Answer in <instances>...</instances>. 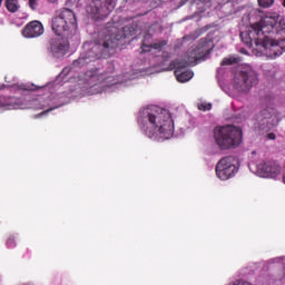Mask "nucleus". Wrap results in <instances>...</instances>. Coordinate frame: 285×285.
I'll use <instances>...</instances> for the list:
<instances>
[{
  "label": "nucleus",
  "mask_w": 285,
  "mask_h": 285,
  "mask_svg": "<svg viewBox=\"0 0 285 285\" xmlns=\"http://www.w3.org/2000/svg\"><path fill=\"white\" fill-rule=\"evenodd\" d=\"M239 63H242L239 56H227L222 60L220 66L222 68H228L230 66H239Z\"/></svg>",
  "instance_id": "nucleus-17"
},
{
  "label": "nucleus",
  "mask_w": 285,
  "mask_h": 285,
  "mask_svg": "<svg viewBox=\"0 0 285 285\" xmlns=\"http://www.w3.org/2000/svg\"><path fill=\"white\" fill-rule=\"evenodd\" d=\"M253 86H257V73L255 72H235L233 87L238 92H248Z\"/></svg>",
  "instance_id": "nucleus-10"
},
{
  "label": "nucleus",
  "mask_w": 285,
  "mask_h": 285,
  "mask_svg": "<svg viewBox=\"0 0 285 285\" xmlns=\"http://www.w3.org/2000/svg\"><path fill=\"white\" fill-rule=\"evenodd\" d=\"M214 140L219 150H232L242 144V129L233 125L214 128Z\"/></svg>",
  "instance_id": "nucleus-6"
},
{
  "label": "nucleus",
  "mask_w": 285,
  "mask_h": 285,
  "mask_svg": "<svg viewBox=\"0 0 285 285\" xmlns=\"http://www.w3.org/2000/svg\"><path fill=\"white\" fill-rule=\"evenodd\" d=\"M277 136L274 132L267 134V139L275 140Z\"/></svg>",
  "instance_id": "nucleus-32"
},
{
  "label": "nucleus",
  "mask_w": 285,
  "mask_h": 285,
  "mask_svg": "<svg viewBox=\"0 0 285 285\" xmlns=\"http://www.w3.org/2000/svg\"><path fill=\"white\" fill-rule=\"evenodd\" d=\"M38 6L37 0H29V8H31V10H36Z\"/></svg>",
  "instance_id": "nucleus-27"
},
{
  "label": "nucleus",
  "mask_w": 285,
  "mask_h": 285,
  "mask_svg": "<svg viewBox=\"0 0 285 285\" xmlns=\"http://www.w3.org/2000/svg\"><path fill=\"white\" fill-rule=\"evenodd\" d=\"M168 42L166 40H159L158 42H154L150 45V48H154V50H161L164 46H166Z\"/></svg>",
  "instance_id": "nucleus-24"
},
{
  "label": "nucleus",
  "mask_w": 285,
  "mask_h": 285,
  "mask_svg": "<svg viewBox=\"0 0 285 285\" xmlns=\"http://www.w3.org/2000/svg\"><path fill=\"white\" fill-rule=\"evenodd\" d=\"M240 39L247 48L255 43L258 50H271L275 57L285 51V20L277 13H269L258 23L240 31Z\"/></svg>",
  "instance_id": "nucleus-1"
},
{
  "label": "nucleus",
  "mask_w": 285,
  "mask_h": 285,
  "mask_svg": "<svg viewBox=\"0 0 285 285\" xmlns=\"http://www.w3.org/2000/svg\"><path fill=\"white\" fill-rule=\"evenodd\" d=\"M56 17H58V21H63L68 24L70 32H77V16L75 11L68 8H62L56 11Z\"/></svg>",
  "instance_id": "nucleus-15"
},
{
  "label": "nucleus",
  "mask_w": 285,
  "mask_h": 285,
  "mask_svg": "<svg viewBox=\"0 0 285 285\" xmlns=\"http://www.w3.org/2000/svg\"><path fill=\"white\" fill-rule=\"evenodd\" d=\"M216 79H217L218 86H219L220 88H224L225 86L228 85V79H226V73H224V72H218V73L216 75Z\"/></svg>",
  "instance_id": "nucleus-20"
},
{
  "label": "nucleus",
  "mask_w": 285,
  "mask_h": 285,
  "mask_svg": "<svg viewBox=\"0 0 285 285\" xmlns=\"http://www.w3.org/2000/svg\"><path fill=\"white\" fill-rule=\"evenodd\" d=\"M283 181H284V184H285V176L283 177Z\"/></svg>",
  "instance_id": "nucleus-35"
},
{
  "label": "nucleus",
  "mask_w": 285,
  "mask_h": 285,
  "mask_svg": "<svg viewBox=\"0 0 285 285\" xmlns=\"http://www.w3.org/2000/svg\"><path fill=\"white\" fill-rule=\"evenodd\" d=\"M138 124L146 137L155 141H166L175 131L170 111L155 105L139 111Z\"/></svg>",
  "instance_id": "nucleus-2"
},
{
  "label": "nucleus",
  "mask_w": 285,
  "mask_h": 285,
  "mask_svg": "<svg viewBox=\"0 0 285 285\" xmlns=\"http://www.w3.org/2000/svg\"><path fill=\"white\" fill-rule=\"evenodd\" d=\"M127 30H130V27H125L122 30H119L116 27L107 29L102 32L105 36L100 38L98 43L92 46L90 51L73 60L69 67L62 69V72L81 70V68L88 66L92 59H101V57H104V59H108V57H112V55H115V50L119 48V41L128 37V33H126Z\"/></svg>",
  "instance_id": "nucleus-3"
},
{
  "label": "nucleus",
  "mask_w": 285,
  "mask_h": 285,
  "mask_svg": "<svg viewBox=\"0 0 285 285\" xmlns=\"http://www.w3.org/2000/svg\"><path fill=\"white\" fill-rule=\"evenodd\" d=\"M259 8H271L273 7V3H275V0H257Z\"/></svg>",
  "instance_id": "nucleus-22"
},
{
  "label": "nucleus",
  "mask_w": 285,
  "mask_h": 285,
  "mask_svg": "<svg viewBox=\"0 0 285 285\" xmlns=\"http://www.w3.org/2000/svg\"><path fill=\"white\" fill-rule=\"evenodd\" d=\"M43 32L45 29L41 21L33 20L24 26L22 29V37H26V39H37V37H41Z\"/></svg>",
  "instance_id": "nucleus-16"
},
{
  "label": "nucleus",
  "mask_w": 285,
  "mask_h": 285,
  "mask_svg": "<svg viewBox=\"0 0 285 285\" xmlns=\"http://www.w3.org/2000/svg\"><path fill=\"white\" fill-rule=\"evenodd\" d=\"M52 30L55 35L63 37V39H78L77 32L71 33L67 22L59 20L58 16H55L52 19Z\"/></svg>",
  "instance_id": "nucleus-14"
},
{
  "label": "nucleus",
  "mask_w": 285,
  "mask_h": 285,
  "mask_svg": "<svg viewBox=\"0 0 285 285\" xmlns=\"http://www.w3.org/2000/svg\"><path fill=\"white\" fill-rule=\"evenodd\" d=\"M237 173V166H235V157L227 156L220 159L216 165V175L218 179L226 181Z\"/></svg>",
  "instance_id": "nucleus-11"
},
{
  "label": "nucleus",
  "mask_w": 285,
  "mask_h": 285,
  "mask_svg": "<svg viewBox=\"0 0 285 285\" xmlns=\"http://www.w3.org/2000/svg\"><path fill=\"white\" fill-rule=\"evenodd\" d=\"M4 81L7 83H12V81H14V77L12 76V73H9L8 76H6Z\"/></svg>",
  "instance_id": "nucleus-28"
},
{
  "label": "nucleus",
  "mask_w": 285,
  "mask_h": 285,
  "mask_svg": "<svg viewBox=\"0 0 285 285\" xmlns=\"http://www.w3.org/2000/svg\"><path fill=\"white\" fill-rule=\"evenodd\" d=\"M7 246H8V248H14L17 246V243H14V238L13 237H9L7 239Z\"/></svg>",
  "instance_id": "nucleus-26"
},
{
  "label": "nucleus",
  "mask_w": 285,
  "mask_h": 285,
  "mask_svg": "<svg viewBox=\"0 0 285 285\" xmlns=\"http://www.w3.org/2000/svg\"><path fill=\"white\" fill-rule=\"evenodd\" d=\"M195 39H199V32L195 31L188 36L183 37V41H195Z\"/></svg>",
  "instance_id": "nucleus-23"
},
{
  "label": "nucleus",
  "mask_w": 285,
  "mask_h": 285,
  "mask_svg": "<svg viewBox=\"0 0 285 285\" xmlns=\"http://www.w3.org/2000/svg\"><path fill=\"white\" fill-rule=\"evenodd\" d=\"M256 170L261 177H267L269 179H275L282 173V167L279 163L275 160L262 161L256 166Z\"/></svg>",
  "instance_id": "nucleus-12"
},
{
  "label": "nucleus",
  "mask_w": 285,
  "mask_h": 285,
  "mask_svg": "<svg viewBox=\"0 0 285 285\" xmlns=\"http://www.w3.org/2000/svg\"><path fill=\"white\" fill-rule=\"evenodd\" d=\"M137 79V73L124 72L116 76H109L108 72H80L76 78H70L71 82H77L82 88H95L101 86L107 92H112L121 86H128L129 81Z\"/></svg>",
  "instance_id": "nucleus-4"
},
{
  "label": "nucleus",
  "mask_w": 285,
  "mask_h": 285,
  "mask_svg": "<svg viewBox=\"0 0 285 285\" xmlns=\"http://www.w3.org/2000/svg\"><path fill=\"white\" fill-rule=\"evenodd\" d=\"M51 3H55V1H57V0H49Z\"/></svg>",
  "instance_id": "nucleus-34"
},
{
  "label": "nucleus",
  "mask_w": 285,
  "mask_h": 285,
  "mask_svg": "<svg viewBox=\"0 0 285 285\" xmlns=\"http://www.w3.org/2000/svg\"><path fill=\"white\" fill-rule=\"evenodd\" d=\"M115 8L117 0H91L86 10L94 19H106Z\"/></svg>",
  "instance_id": "nucleus-8"
},
{
  "label": "nucleus",
  "mask_w": 285,
  "mask_h": 285,
  "mask_svg": "<svg viewBox=\"0 0 285 285\" xmlns=\"http://www.w3.org/2000/svg\"><path fill=\"white\" fill-rule=\"evenodd\" d=\"M204 3V6H207V8H210V3H214L215 0H198ZM227 1H233V0H227Z\"/></svg>",
  "instance_id": "nucleus-29"
},
{
  "label": "nucleus",
  "mask_w": 285,
  "mask_h": 285,
  "mask_svg": "<svg viewBox=\"0 0 285 285\" xmlns=\"http://www.w3.org/2000/svg\"><path fill=\"white\" fill-rule=\"evenodd\" d=\"M75 41L77 38L66 39L62 37L61 40H51L49 50L52 57H57V59L63 57L70 50V43H75Z\"/></svg>",
  "instance_id": "nucleus-13"
},
{
  "label": "nucleus",
  "mask_w": 285,
  "mask_h": 285,
  "mask_svg": "<svg viewBox=\"0 0 285 285\" xmlns=\"http://www.w3.org/2000/svg\"><path fill=\"white\" fill-rule=\"evenodd\" d=\"M174 75L179 83H186V81H190L195 77L194 72H175Z\"/></svg>",
  "instance_id": "nucleus-18"
},
{
  "label": "nucleus",
  "mask_w": 285,
  "mask_h": 285,
  "mask_svg": "<svg viewBox=\"0 0 285 285\" xmlns=\"http://www.w3.org/2000/svg\"><path fill=\"white\" fill-rule=\"evenodd\" d=\"M284 259V257H277V258H272L269 261H267V264H275V263H279Z\"/></svg>",
  "instance_id": "nucleus-30"
},
{
  "label": "nucleus",
  "mask_w": 285,
  "mask_h": 285,
  "mask_svg": "<svg viewBox=\"0 0 285 285\" xmlns=\"http://www.w3.org/2000/svg\"><path fill=\"white\" fill-rule=\"evenodd\" d=\"M213 108L212 104H200L198 105V110H203L204 112H206V110H210Z\"/></svg>",
  "instance_id": "nucleus-25"
},
{
  "label": "nucleus",
  "mask_w": 285,
  "mask_h": 285,
  "mask_svg": "<svg viewBox=\"0 0 285 285\" xmlns=\"http://www.w3.org/2000/svg\"><path fill=\"white\" fill-rule=\"evenodd\" d=\"M279 124V118H277V112L275 109H263L256 117V128L259 132H268Z\"/></svg>",
  "instance_id": "nucleus-9"
},
{
  "label": "nucleus",
  "mask_w": 285,
  "mask_h": 285,
  "mask_svg": "<svg viewBox=\"0 0 285 285\" xmlns=\"http://www.w3.org/2000/svg\"><path fill=\"white\" fill-rule=\"evenodd\" d=\"M130 31V35H135V30H129Z\"/></svg>",
  "instance_id": "nucleus-33"
},
{
  "label": "nucleus",
  "mask_w": 285,
  "mask_h": 285,
  "mask_svg": "<svg viewBox=\"0 0 285 285\" xmlns=\"http://www.w3.org/2000/svg\"><path fill=\"white\" fill-rule=\"evenodd\" d=\"M62 105H58L56 107L49 108L47 111H43L41 115H46L47 112H52V110H56V108H61Z\"/></svg>",
  "instance_id": "nucleus-31"
},
{
  "label": "nucleus",
  "mask_w": 285,
  "mask_h": 285,
  "mask_svg": "<svg viewBox=\"0 0 285 285\" xmlns=\"http://www.w3.org/2000/svg\"><path fill=\"white\" fill-rule=\"evenodd\" d=\"M213 51V40L208 38H203L198 42V46L190 49L187 52V60H174L170 65L169 70H175V72L179 70H184V68H188V66H197L202 63V61H206L208 59V55Z\"/></svg>",
  "instance_id": "nucleus-5"
},
{
  "label": "nucleus",
  "mask_w": 285,
  "mask_h": 285,
  "mask_svg": "<svg viewBox=\"0 0 285 285\" xmlns=\"http://www.w3.org/2000/svg\"><path fill=\"white\" fill-rule=\"evenodd\" d=\"M51 82H48L42 86H37L35 83H23V82H13L11 85H2L0 86V101H4L3 106H19L21 104V99L13 98L9 95L12 90H26L27 92L35 90H43V88H48Z\"/></svg>",
  "instance_id": "nucleus-7"
},
{
  "label": "nucleus",
  "mask_w": 285,
  "mask_h": 285,
  "mask_svg": "<svg viewBox=\"0 0 285 285\" xmlns=\"http://www.w3.org/2000/svg\"><path fill=\"white\" fill-rule=\"evenodd\" d=\"M68 75L70 73L60 72L53 81V86H59V83H66V81H68Z\"/></svg>",
  "instance_id": "nucleus-21"
},
{
  "label": "nucleus",
  "mask_w": 285,
  "mask_h": 285,
  "mask_svg": "<svg viewBox=\"0 0 285 285\" xmlns=\"http://www.w3.org/2000/svg\"><path fill=\"white\" fill-rule=\"evenodd\" d=\"M6 8L9 12H19V8H21V6L19 4V0H6Z\"/></svg>",
  "instance_id": "nucleus-19"
}]
</instances>
